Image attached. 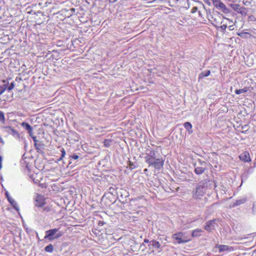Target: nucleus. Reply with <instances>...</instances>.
<instances>
[{"mask_svg":"<svg viewBox=\"0 0 256 256\" xmlns=\"http://www.w3.org/2000/svg\"><path fill=\"white\" fill-rule=\"evenodd\" d=\"M208 16V20L215 27L220 26L224 22V21H221L220 16L218 14L214 13L213 14H210Z\"/></svg>","mask_w":256,"mask_h":256,"instance_id":"5","label":"nucleus"},{"mask_svg":"<svg viewBox=\"0 0 256 256\" xmlns=\"http://www.w3.org/2000/svg\"><path fill=\"white\" fill-rule=\"evenodd\" d=\"M6 195L8 200L10 203V204L16 210H18V204H17L16 202L12 198H11L9 196L8 193L7 192H6Z\"/></svg>","mask_w":256,"mask_h":256,"instance_id":"14","label":"nucleus"},{"mask_svg":"<svg viewBox=\"0 0 256 256\" xmlns=\"http://www.w3.org/2000/svg\"><path fill=\"white\" fill-rule=\"evenodd\" d=\"M2 128L4 132H6L10 134H12L16 138H19L18 132L16 130L13 128H12L9 126H3Z\"/></svg>","mask_w":256,"mask_h":256,"instance_id":"10","label":"nucleus"},{"mask_svg":"<svg viewBox=\"0 0 256 256\" xmlns=\"http://www.w3.org/2000/svg\"><path fill=\"white\" fill-rule=\"evenodd\" d=\"M218 248L220 252L228 250V246L226 245H219L218 246Z\"/></svg>","mask_w":256,"mask_h":256,"instance_id":"19","label":"nucleus"},{"mask_svg":"<svg viewBox=\"0 0 256 256\" xmlns=\"http://www.w3.org/2000/svg\"><path fill=\"white\" fill-rule=\"evenodd\" d=\"M184 128L188 130L189 133L192 132V124L189 122H186L184 123Z\"/></svg>","mask_w":256,"mask_h":256,"instance_id":"17","label":"nucleus"},{"mask_svg":"<svg viewBox=\"0 0 256 256\" xmlns=\"http://www.w3.org/2000/svg\"><path fill=\"white\" fill-rule=\"evenodd\" d=\"M216 221V219H213L206 222L204 227V230L208 232H211L212 230H214V224Z\"/></svg>","mask_w":256,"mask_h":256,"instance_id":"11","label":"nucleus"},{"mask_svg":"<svg viewBox=\"0 0 256 256\" xmlns=\"http://www.w3.org/2000/svg\"><path fill=\"white\" fill-rule=\"evenodd\" d=\"M212 186H216L215 182L206 179L202 180L197 184L196 190L192 191L193 198L196 199L200 198L204 194L206 190Z\"/></svg>","mask_w":256,"mask_h":256,"instance_id":"1","label":"nucleus"},{"mask_svg":"<svg viewBox=\"0 0 256 256\" xmlns=\"http://www.w3.org/2000/svg\"><path fill=\"white\" fill-rule=\"evenodd\" d=\"M63 14H64L65 16L68 18H70V16H72V12H64Z\"/></svg>","mask_w":256,"mask_h":256,"instance_id":"36","label":"nucleus"},{"mask_svg":"<svg viewBox=\"0 0 256 256\" xmlns=\"http://www.w3.org/2000/svg\"><path fill=\"white\" fill-rule=\"evenodd\" d=\"M51 210H52L51 207L50 206H46L42 208V212H44V214H46L47 212H51Z\"/></svg>","mask_w":256,"mask_h":256,"instance_id":"26","label":"nucleus"},{"mask_svg":"<svg viewBox=\"0 0 256 256\" xmlns=\"http://www.w3.org/2000/svg\"><path fill=\"white\" fill-rule=\"evenodd\" d=\"M198 10V8L196 7V6H194V8H192V10H191V12L192 13V14H194L195 13L196 11Z\"/></svg>","mask_w":256,"mask_h":256,"instance_id":"38","label":"nucleus"},{"mask_svg":"<svg viewBox=\"0 0 256 256\" xmlns=\"http://www.w3.org/2000/svg\"><path fill=\"white\" fill-rule=\"evenodd\" d=\"M76 9L74 8H71L70 10H66V8L62 9V13H64V12H72V14L75 12Z\"/></svg>","mask_w":256,"mask_h":256,"instance_id":"30","label":"nucleus"},{"mask_svg":"<svg viewBox=\"0 0 256 256\" xmlns=\"http://www.w3.org/2000/svg\"><path fill=\"white\" fill-rule=\"evenodd\" d=\"M45 201V198L43 196L38 194L35 198L34 205L38 208H42L46 204Z\"/></svg>","mask_w":256,"mask_h":256,"instance_id":"9","label":"nucleus"},{"mask_svg":"<svg viewBox=\"0 0 256 256\" xmlns=\"http://www.w3.org/2000/svg\"><path fill=\"white\" fill-rule=\"evenodd\" d=\"M206 170V164L205 162L199 160L198 164H194V172L196 174H201Z\"/></svg>","mask_w":256,"mask_h":256,"instance_id":"6","label":"nucleus"},{"mask_svg":"<svg viewBox=\"0 0 256 256\" xmlns=\"http://www.w3.org/2000/svg\"><path fill=\"white\" fill-rule=\"evenodd\" d=\"M150 244L152 246L156 248H159L160 246V242L154 240L150 241Z\"/></svg>","mask_w":256,"mask_h":256,"instance_id":"21","label":"nucleus"},{"mask_svg":"<svg viewBox=\"0 0 256 256\" xmlns=\"http://www.w3.org/2000/svg\"><path fill=\"white\" fill-rule=\"evenodd\" d=\"M157 156L156 152L154 150H148L146 153V156L144 157L145 162L150 166V164L152 162V161L156 159Z\"/></svg>","mask_w":256,"mask_h":256,"instance_id":"8","label":"nucleus"},{"mask_svg":"<svg viewBox=\"0 0 256 256\" xmlns=\"http://www.w3.org/2000/svg\"><path fill=\"white\" fill-rule=\"evenodd\" d=\"M14 87V82H12L9 86H8V91H10L11 90H12Z\"/></svg>","mask_w":256,"mask_h":256,"instance_id":"35","label":"nucleus"},{"mask_svg":"<svg viewBox=\"0 0 256 256\" xmlns=\"http://www.w3.org/2000/svg\"><path fill=\"white\" fill-rule=\"evenodd\" d=\"M145 247V244H142L140 246V248H142V250H144V248Z\"/></svg>","mask_w":256,"mask_h":256,"instance_id":"47","label":"nucleus"},{"mask_svg":"<svg viewBox=\"0 0 256 256\" xmlns=\"http://www.w3.org/2000/svg\"><path fill=\"white\" fill-rule=\"evenodd\" d=\"M70 158H72L74 160H77L79 156L77 154H74L72 156H70Z\"/></svg>","mask_w":256,"mask_h":256,"instance_id":"37","label":"nucleus"},{"mask_svg":"<svg viewBox=\"0 0 256 256\" xmlns=\"http://www.w3.org/2000/svg\"><path fill=\"white\" fill-rule=\"evenodd\" d=\"M203 232V230L200 228H197L194 230L192 233V237H199L201 236L200 233Z\"/></svg>","mask_w":256,"mask_h":256,"instance_id":"15","label":"nucleus"},{"mask_svg":"<svg viewBox=\"0 0 256 256\" xmlns=\"http://www.w3.org/2000/svg\"><path fill=\"white\" fill-rule=\"evenodd\" d=\"M8 84H4L2 86H0V90H3V92L7 89L8 90Z\"/></svg>","mask_w":256,"mask_h":256,"instance_id":"33","label":"nucleus"},{"mask_svg":"<svg viewBox=\"0 0 256 256\" xmlns=\"http://www.w3.org/2000/svg\"><path fill=\"white\" fill-rule=\"evenodd\" d=\"M228 21V26L232 25L234 24V22L228 19H226Z\"/></svg>","mask_w":256,"mask_h":256,"instance_id":"43","label":"nucleus"},{"mask_svg":"<svg viewBox=\"0 0 256 256\" xmlns=\"http://www.w3.org/2000/svg\"><path fill=\"white\" fill-rule=\"evenodd\" d=\"M34 182L36 184H39L40 182V181L38 180H34Z\"/></svg>","mask_w":256,"mask_h":256,"instance_id":"45","label":"nucleus"},{"mask_svg":"<svg viewBox=\"0 0 256 256\" xmlns=\"http://www.w3.org/2000/svg\"><path fill=\"white\" fill-rule=\"evenodd\" d=\"M22 126L28 131L30 130L31 128H32V127L29 124L26 122H23L22 124Z\"/></svg>","mask_w":256,"mask_h":256,"instance_id":"20","label":"nucleus"},{"mask_svg":"<svg viewBox=\"0 0 256 256\" xmlns=\"http://www.w3.org/2000/svg\"><path fill=\"white\" fill-rule=\"evenodd\" d=\"M112 140H105L104 142V144L105 147L108 148L110 146Z\"/></svg>","mask_w":256,"mask_h":256,"instance_id":"28","label":"nucleus"},{"mask_svg":"<svg viewBox=\"0 0 256 256\" xmlns=\"http://www.w3.org/2000/svg\"><path fill=\"white\" fill-rule=\"evenodd\" d=\"M248 88H242V89L236 90H235V93L237 94H240L244 93V92H248Z\"/></svg>","mask_w":256,"mask_h":256,"instance_id":"23","label":"nucleus"},{"mask_svg":"<svg viewBox=\"0 0 256 256\" xmlns=\"http://www.w3.org/2000/svg\"><path fill=\"white\" fill-rule=\"evenodd\" d=\"M106 222H104V221H100L99 222V223H98V225L99 226H103Z\"/></svg>","mask_w":256,"mask_h":256,"instance_id":"44","label":"nucleus"},{"mask_svg":"<svg viewBox=\"0 0 256 256\" xmlns=\"http://www.w3.org/2000/svg\"><path fill=\"white\" fill-rule=\"evenodd\" d=\"M229 1H232L233 0H228Z\"/></svg>","mask_w":256,"mask_h":256,"instance_id":"52","label":"nucleus"},{"mask_svg":"<svg viewBox=\"0 0 256 256\" xmlns=\"http://www.w3.org/2000/svg\"><path fill=\"white\" fill-rule=\"evenodd\" d=\"M230 6L235 11L238 12H239L240 8H242L240 6V5L238 4H231Z\"/></svg>","mask_w":256,"mask_h":256,"instance_id":"24","label":"nucleus"},{"mask_svg":"<svg viewBox=\"0 0 256 256\" xmlns=\"http://www.w3.org/2000/svg\"><path fill=\"white\" fill-rule=\"evenodd\" d=\"M214 6L218 10H221L225 14H228L230 10L220 0H214L213 2Z\"/></svg>","mask_w":256,"mask_h":256,"instance_id":"7","label":"nucleus"},{"mask_svg":"<svg viewBox=\"0 0 256 256\" xmlns=\"http://www.w3.org/2000/svg\"><path fill=\"white\" fill-rule=\"evenodd\" d=\"M46 234L44 238V239L52 241L60 237L62 235L63 232L59 231L58 228H55L46 230Z\"/></svg>","mask_w":256,"mask_h":256,"instance_id":"2","label":"nucleus"},{"mask_svg":"<svg viewBox=\"0 0 256 256\" xmlns=\"http://www.w3.org/2000/svg\"><path fill=\"white\" fill-rule=\"evenodd\" d=\"M34 146L38 152L42 154H44V144L40 142L38 144H34Z\"/></svg>","mask_w":256,"mask_h":256,"instance_id":"12","label":"nucleus"},{"mask_svg":"<svg viewBox=\"0 0 256 256\" xmlns=\"http://www.w3.org/2000/svg\"><path fill=\"white\" fill-rule=\"evenodd\" d=\"M3 93V90H0V95H1Z\"/></svg>","mask_w":256,"mask_h":256,"instance_id":"50","label":"nucleus"},{"mask_svg":"<svg viewBox=\"0 0 256 256\" xmlns=\"http://www.w3.org/2000/svg\"><path fill=\"white\" fill-rule=\"evenodd\" d=\"M246 198H243L242 199L236 200V202L233 204V206H237L240 205L241 204H243L244 202H246Z\"/></svg>","mask_w":256,"mask_h":256,"instance_id":"18","label":"nucleus"},{"mask_svg":"<svg viewBox=\"0 0 256 256\" xmlns=\"http://www.w3.org/2000/svg\"><path fill=\"white\" fill-rule=\"evenodd\" d=\"M60 152H62V154H61V156L58 159V160H59V161L62 160L66 155V151L64 148H62L60 150Z\"/></svg>","mask_w":256,"mask_h":256,"instance_id":"31","label":"nucleus"},{"mask_svg":"<svg viewBox=\"0 0 256 256\" xmlns=\"http://www.w3.org/2000/svg\"><path fill=\"white\" fill-rule=\"evenodd\" d=\"M212 2L214 0H212Z\"/></svg>","mask_w":256,"mask_h":256,"instance_id":"53","label":"nucleus"},{"mask_svg":"<svg viewBox=\"0 0 256 256\" xmlns=\"http://www.w3.org/2000/svg\"><path fill=\"white\" fill-rule=\"evenodd\" d=\"M164 160L161 157L156 156V159H154L151 164H150V166H152L156 170H160L162 168L164 165Z\"/></svg>","mask_w":256,"mask_h":256,"instance_id":"4","label":"nucleus"},{"mask_svg":"<svg viewBox=\"0 0 256 256\" xmlns=\"http://www.w3.org/2000/svg\"><path fill=\"white\" fill-rule=\"evenodd\" d=\"M4 120H5V118H4V113L0 111V121L2 122H4Z\"/></svg>","mask_w":256,"mask_h":256,"instance_id":"32","label":"nucleus"},{"mask_svg":"<svg viewBox=\"0 0 256 256\" xmlns=\"http://www.w3.org/2000/svg\"><path fill=\"white\" fill-rule=\"evenodd\" d=\"M228 28L230 30H232L234 28L233 24L228 26Z\"/></svg>","mask_w":256,"mask_h":256,"instance_id":"42","label":"nucleus"},{"mask_svg":"<svg viewBox=\"0 0 256 256\" xmlns=\"http://www.w3.org/2000/svg\"><path fill=\"white\" fill-rule=\"evenodd\" d=\"M128 163V166L130 169L133 170L134 168H136V166L133 162H131L130 161H129Z\"/></svg>","mask_w":256,"mask_h":256,"instance_id":"34","label":"nucleus"},{"mask_svg":"<svg viewBox=\"0 0 256 256\" xmlns=\"http://www.w3.org/2000/svg\"><path fill=\"white\" fill-rule=\"evenodd\" d=\"M0 142H2V144H4V141H3L2 139V138L0 136Z\"/></svg>","mask_w":256,"mask_h":256,"instance_id":"49","label":"nucleus"},{"mask_svg":"<svg viewBox=\"0 0 256 256\" xmlns=\"http://www.w3.org/2000/svg\"><path fill=\"white\" fill-rule=\"evenodd\" d=\"M210 74V70H205L204 72H202L198 76L199 80L205 76H208Z\"/></svg>","mask_w":256,"mask_h":256,"instance_id":"16","label":"nucleus"},{"mask_svg":"<svg viewBox=\"0 0 256 256\" xmlns=\"http://www.w3.org/2000/svg\"><path fill=\"white\" fill-rule=\"evenodd\" d=\"M28 133L31 137L34 136L33 135V128H31L30 130H28Z\"/></svg>","mask_w":256,"mask_h":256,"instance_id":"39","label":"nucleus"},{"mask_svg":"<svg viewBox=\"0 0 256 256\" xmlns=\"http://www.w3.org/2000/svg\"><path fill=\"white\" fill-rule=\"evenodd\" d=\"M31 138H32L33 140L34 141V144H38V143L39 142H38V140H36V136H32Z\"/></svg>","mask_w":256,"mask_h":256,"instance_id":"40","label":"nucleus"},{"mask_svg":"<svg viewBox=\"0 0 256 256\" xmlns=\"http://www.w3.org/2000/svg\"><path fill=\"white\" fill-rule=\"evenodd\" d=\"M172 238L174 240H175L174 243L178 244L186 243L190 240L186 239V238L184 236V233L182 232H178L174 234L172 236Z\"/></svg>","mask_w":256,"mask_h":256,"instance_id":"3","label":"nucleus"},{"mask_svg":"<svg viewBox=\"0 0 256 256\" xmlns=\"http://www.w3.org/2000/svg\"><path fill=\"white\" fill-rule=\"evenodd\" d=\"M38 186L42 188H46V184H40V183L38 184Z\"/></svg>","mask_w":256,"mask_h":256,"instance_id":"41","label":"nucleus"},{"mask_svg":"<svg viewBox=\"0 0 256 256\" xmlns=\"http://www.w3.org/2000/svg\"><path fill=\"white\" fill-rule=\"evenodd\" d=\"M44 250L46 252H52L54 250V246L52 244H50L44 248Z\"/></svg>","mask_w":256,"mask_h":256,"instance_id":"22","label":"nucleus"},{"mask_svg":"<svg viewBox=\"0 0 256 256\" xmlns=\"http://www.w3.org/2000/svg\"><path fill=\"white\" fill-rule=\"evenodd\" d=\"M2 156H0V169L2 168Z\"/></svg>","mask_w":256,"mask_h":256,"instance_id":"46","label":"nucleus"},{"mask_svg":"<svg viewBox=\"0 0 256 256\" xmlns=\"http://www.w3.org/2000/svg\"><path fill=\"white\" fill-rule=\"evenodd\" d=\"M147 171H148V169L146 168V169L144 170V172H147Z\"/></svg>","mask_w":256,"mask_h":256,"instance_id":"51","label":"nucleus"},{"mask_svg":"<svg viewBox=\"0 0 256 256\" xmlns=\"http://www.w3.org/2000/svg\"><path fill=\"white\" fill-rule=\"evenodd\" d=\"M238 13H240L243 16H246L248 13V10L246 8L242 7Z\"/></svg>","mask_w":256,"mask_h":256,"instance_id":"25","label":"nucleus"},{"mask_svg":"<svg viewBox=\"0 0 256 256\" xmlns=\"http://www.w3.org/2000/svg\"><path fill=\"white\" fill-rule=\"evenodd\" d=\"M238 35L242 38H246L248 36H250V34L246 32H244L238 34Z\"/></svg>","mask_w":256,"mask_h":256,"instance_id":"29","label":"nucleus"},{"mask_svg":"<svg viewBox=\"0 0 256 256\" xmlns=\"http://www.w3.org/2000/svg\"><path fill=\"white\" fill-rule=\"evenodd\" d=\"M144 242H146V243H148V242H149V240H148V239H145L144 240Z\"/></svg>","mask_w":256,"mask_h":256,"instance_id":"48","label":"nucleus"},{"mask_svg":"<svg viewBox=\"0 0 256 256\" xmlns=\"http://www.w3.org/2000/svg\"><path fill=\"white\" fill-rule=\"evenodd\" d=\"M227 26H228V23L227 22L224 23V22L222 24H221L220 26H218V28H220L221 30L224 32V30H226Z\"/></svg>","mask_w":256,"mask_h":256,"instance_id":"27","label":"nucleus"},{"mask_svg":"<svg viewBox=\"0 0 256 256\" xmlns=\"http://www.w3.org/2000/svg\"><path fill=\"white\" fill-rule=\"evenodd\" d=\"M239 158L241 160L244 162H249L251 160L250 154L248 152H244L239 156Z\"/></svg>","mask_w":256,"mask_h":256,"instance_id":"13","label":"nucleus"}]
</instances>
